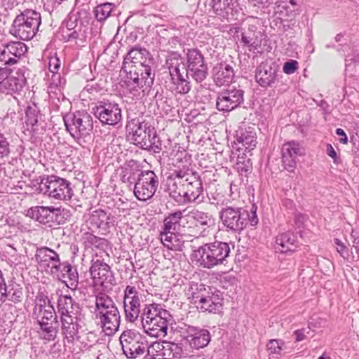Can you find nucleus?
<instances>
[{"label":"nucleus","instance_id":"nucleus-17","mask_svg":"<svg viewBox=\"0 0 359 359\" xmlns=\"http://www.w3.org/2000/svg\"><path fill=\"white\" fill-rule=\"evenodd\" d=\"M184 181L183 203L190 202L201 203L203 201V187L198 174L184 165Z\"/></svg>","mask_w":359,"mask_h":359},{"label":"nucleus","instance_id":"nucleus-34","mask_svg":"<svg viewBox=\"0 0 359 359\" xmlns=\"http://www.w3.org/2000/svg\"><path fill=\"white\" fill-rule=\"evenodd\" d=\"M189 217L195 222V225L200 230V236H207L215 224L212 215L199 210H193L189 212Z\"/></svg>","mask_w":359,"mask_h":359},{"label":"nucleus","instance_id":"nucleus-50","mask_svg":"<svg viewBox=\"0 0 359 359\" xmlns=\"http://www.w3.org/2000/svg\"><path fill=\"white\" fill-rule=\"evenodd\" d=\"M162 343L158 341H155L149 344L147 341V348H146L145 355L149 358H153L154 357L158 356L160 355V352L162 351Z\"/></svg>","mask_w":359,"mask_h":359},{"label":"nucleus","instance_id":"nucleus-35","mask_svg":"<svg viewBox=\"0 0 359 359\" xmlns=\"http://www.w3.org/2000/svg\"><path fill=\"white\" fill-rule=\"evenodd\" d=\"M211 6L217 15L227 20L236 18L239 11L236 0H211Z\"/></svg>","mask_w":359,"mask_h":359},{"label":"nucleus","instance_id":"nucleus-46","mask_svg":"<svg viewBox=\"0 0 359 359\" xmlns=\"http://www.w3.org/2000/svg\"><path fill=\"white\" fill-rule=\"evenodd\" d=\"M111 3H104L97 6L94 9L95 18L99 22L104 21L111 14L114 8Z\"/></svg>","mask_w":359,"mask_h":359},{"label":"nucleus","instance_id":"nucleus-58","mask_svg":"<svg viewBox=\"0 0 359 359\" xmlns=\"http://www.w3.org/2000/svg\"><path fill=\"white\" fill-rule=\"evenodd\" d=\"M161 348L162 351L160 352V355H158V356L162 357L163 359H173L172 356L171 355V353L166 346L165 342L162 343Z\"/></svg>","mask_w":359,"mask_h":359},{"label":"nucleus","instance_id":"nucleus-1","mask_svg":"<svg viewBox=\"0 0 359 359\" xmlns=\"http://www.w3.org/2000/svg\"><path fill=\"white\" fill-rule=\"evenodd\" d=\"M153 59L150 53L144 48L133 47L124 57L121 70L126 72V88L135 95V92L144 86L153 83L151 67Z\"/></svg>","mask_w":359,"mask_h":359},{"label":"nucleus","instance_id":"nucleus-6","mask_svg":"<svg viewBox=\"0 0 359 359\" xmlns=\"http://www.w3.org/2000/svg\"><path fill=\"white\" fill-rule=\"evenodd\" d=\"M257 207H252L250 213L246 210L238 208L226 206L222 208L219 212V218L227 231L240 233L249 222L252 226L258 224Z\"/></svg>","mask_w":359,"mask_h":359},{"label":"nucleus","instance_id":"nucleus-26","mask_svg":"<svg viewBox=\"0 0 359 359\" xmlns=\"http://www.w3.org/2000/svg\"><path fill=\"white\" fill-rule=\"evenodd\" d=\"M1 46L0 60L4 65H13L16 64L21 56L27 50V46L20 41H11L2 43Z\"/></svg>","mask_w":359,"mask_h":359},{"label":"nucleus","instance_id":"nucleus-28","mask_svg":"<svg viewBox=\"0 0 359 359\" xmlns=\"http://www.w3.org/2000/svg\"><path fill=\"white\" fill-rule=\"evenodd\" d=\"M304 155V149L300 144L290 141L283 144L282 147L283 165L288 172H293L296 168L299 156Z\"/></svg>","mask_w":359,"mask_h":359},{"label":"nucleus","instance_id":"nucleus-44","mask_svg":"<svg viewBox=\"0 0 359 359\" xmlns=\"http://www.w3.org/2000/svg\"><path fill=\"white\" fill-rule=\"evenodd\" d=\"M49 97L52 104L55 105V109L58 111H61L62 114L64 111H67L69 107H71L70 101L65 97L62 90H55L54 92H48Z\"/></svg>","mask_w":359,"mask_h":359},{"label":"nucleus","instance_id":"nucleus-18","mask_svg":"<svg viewBox=\"0 0 359 359\" xmlns=\"http://www.w3.org/2000/svg\"><path fill=\"white\" fill-rule=\"evenodd\" d=\"M159 185L158 175L153 170H143L139 175L134 186V194L140 201L150 199Z\"/></svg>","mask_w":359,"mask_h":359},{"label":"nucleus","instance_id":"nucleus-60","mask_svg":"<svg viewBox=\"0 0 359 359\" xmlns=\"http://www.w3.org/2000/svg\"><path fill=\"white\" fill-rule=\"evenodd\" d=\"M336 134L341 137L339 138V142L342 144H346L348 142V137L344 132V130L341 128H337L336 130Z\"/></svg>","mask_w":359,"mask_h":359},{"label":"nucleus","instance_id":"nucleus-4","mask_svg":"<svg viewBox=\"0 0 359 359\" xmlns=\"http://www.w3.org/2000/svg\"><path fill=\"white\" fill-rule=\"evenodd\" d=\"M172 317L164 306L152 303L146 304L141 316V322L145 333L155 338H162L167 335L168 325Z\"/></svg>","mask_w":359,"mask_h":359},{"label":"nucleus","instance_id":"nucleus-13","mask_svg":"<svg viewBox=\"0 0 359 359\" xmlns=\"http://www.w3.org/2000/svg\"><path fill=\"white\" fill-rule=\"evenodd\" d=\"M27 216L41 224L53 225L63 224L69 217V211L53 206H34L27 211Z\"/></svg>","mask_w":359,"mask_h":359},{"label":"nucleus","instance_id":"nucleus-41","mask_svg":"<svg viewBox=\"0 0 359 359\" xmlns=\"http://www.w3.org/2000/svg\"><path fill=\"white\" fill-rule=\"evenodd\" d=\"M90 222L94 224L97 228L106 230L114 226V217L101 209L93 211L90 218Z\"/></svg>","mask_w":359,"mask_h":359},{"label":"nucleus","instance_id":"nucleus-52","mask_svg":"<svg viewBox=\"0 0 359 359\" xmlns=\"http://www.w3.org/2000/svg\"><path fill=\"white\" fill-rule=\"evenodd\" d=\"M86 240L92 245L99 248L100 245L105 244L107 240L104 238H99L93 233H86Z\"/></svg>","mask_w":359,"mask_h":359},{"label":"nucleus","instance_id":"nucleus-45","mask_svg":"<svg viewBox=\"0 0 359 359\" xmlns=\"http://www.w3.org/2000/svg\"><path fill=\"white\" fill-rule=\"evenodd\" d=\"M57 323H46L39 325L40 335L41 338L47 341H53L57 337Z\"/></svg>","mask_w":359,"mask_h":359},{"label":"nucleus","instance_id":"nucleus-2","mask_svg":"<svg viewBox=\"0 0 359 359\" xmlns=\"http://www.w3.org/2000/svg\"><path fill=\"white\" fill-rule=\"evenodd\" d=\"M129 140L140 149L159 153L161 150V140L151 124L142 117L128 121L126 126Z\"/></svg>","mask_w":359,"mask_h":359},{"label":"nucleus","instance_id":"nucleus-49","mask_svg":"<svg viewBox=\"0 0 359 359\" xmlns=\"http://www.w3.org/2000/svg\"><path fill=\"white\" fill-rule=\"evenodd\" d=\"M26 124L32 127L38 123L39 109L35 104L27 106L26 109Z\"/></svg>","mask_w":359,"mask_h":359},{"label":"nucleus","instance_id":"nucleus-11","mask_svg":"<svg viewBox=\"0 0 359 359\" xmlns=\"http://www.w3.org/2000/svg\"><path fill=\"white\" fill-rule=\"evenodd\" d=\"M144 295L135 285H128L123 290V306L127 322L135 323L141 319L144 307Z\"/></svg>","mask_w":359,"mask_h":359},{"label":"nucleus","instance_id":"nucleus-31","mask_svg":"<svg viewBox=\"0 0 359 359\" xmlns=\"http://www.w3.org/2000/svg\"><path fill=\"white\" fill-rule=\"evenodd\" d=\"M278 68L273 63L262 62L257 68L256 81L262 88L271 86L276 81Z\"/></svg>","mask_w":359,"mask_h":359},{"label":"nucleus","instance_id":"nucleus-56","mask_svg":"<svg viewBox=\"0 0 359 359\" xmlns=\"http://www.w3.org/2000/svg\"><path fill=\"white\" fill-rule=\"evenodd\" d=\"M334 242L337 245V252L343 258L347 259L349 256L347 247L338 238H334Z\"/></svg>","mask_w":359,"mask_h":359},{"label":"nucleus","instance_id":"nucleus-38","mask_svg":"<svg viewBox=\"0 0 359 359\" xmlns=\"http://www.w3.org/2000/svg\"><path fill=\"white\" fill-rule=\"evenodd\" d=\"M297 248V236L291 231L279 233L276 237L275 248L282 253L293 252Z\"/></svg>","mask_w":359,"mask_h":359},{"label":"nucleus","instance_id":"nucleus-47","mask_svg":"<svg viewBox=\"0 0 359 359\" xmlns=\"http://www.w3.org/2000/svg\"><path fill=\"white\" fill-rule=\"evenodd\" d=\"M171 155L173 156L172 158V164L177 169L182 168L183 165L189 168L190 156L185 150H177L176 153H172Z\"/></svg>","mask_w":359,"mask_h":359},{"label":"nucleus","instance_id":"nucleus-40","mask_svg":"<svg viewBox=\"0 0 359 359\" xmlns=\"http://www.w3.org/2000/svg\"><path fill=\"white\" fill-rule=\"evenodd\" d=\"M252 168V163L250 159L247 157V154L243 153L242 156L238 154L234 169L238 173L240 184L246 186L248 182V175L251 172Z\"/></svg>","mask_w":359,"mask_h":359},{"label":"nucleus","instance_id":"nucleus-30","mask_svg":"<svg viewBox=\"0 0 359 359\" xmlns=\"http://www.w3.org/2000/svg\"><path fill=\"white\" fill-rule=\"evenodd\" d=\"M235 64L231 62H221L216 64L212 69V76L215 84L218 86L231 83L235 78Z\"/></svg>","mask_w":359,"mask_h":359},{"label":"nucleus","instance_id":"nucleus-61","mask_svg":"<svg viewBox=\"0 0 359 359\" xmlns=\"http://www.w3.org/2000/svg\"><path fill=\"white\" fill-rule=\"evenodd\" d=\"M297 341H301L305 339L304 330H297L294 332Z\"/></svg>","mask_w":359,"mask_h":359},{"label":"nucleus","instance_id":"nucleus-10","mask_svg":"<svg viewBox=\"0 0 359 359\" xmlns=\"http://www.w3.org/2000/svg\"><path fill=\"white\" fill-rule=\"evenodd\" d=\"M182 212L180 210L170 213L163 219V224L159 233L160 240L165 248L172 252H180L184 243L180 241L176 232L180 229Z\"/></svg>","mask_w":359,"mask_h":359},{"label":"nucleus","instance_id":"nucleus-63","mask_svg":"<svg viewBox=\"0 0 359 359\" xmlns=\"http://www.w3.org/2000/svg\"><path fill=\"white\" fill-rule=\"evenodd\" d=\"M239 190L238 184H236V182H231L230 185V191L232 194L238 192Z\"/></svg>","mask_w":359,"mask_h":359},{"label":"nucleus","instance_id":"nucleus-5","mask_svg":"<svg viewBox=\"0 0 359 359\" xmlns=\"http://www.w3.org/2000/svg\"><path fill=\"white\" fill-rule=\"evenodd\" d=\"M230 251V246L227 243L215 241L205 243L193 250L191 259L199 267L212 269L224 264Z\"/></svg>","mask_w":359,"mask_h":359},{"label":"nucleus","instance_id":"nucleus-42","mask_svg":"<svg viewBox=\"0 0 359 359\" xmlns=\"http://www.w3.org/2000/svg\"><path fill=\"white\" fill-rule=\"evenodd\" d=\"M87 19L89 21L90 16V13L86 10L81 9L76 13H70L64 22L65 29L63 28L62 31L72 32L77 28V26L79 25L81 22V20H86Z\"/></svg>","mask_w":359,"mask_h":359},{"label":"nucleus","instance_id":"nucleus-37","mask_svg":"<svg viewBox=\"0 0 359 359\" xmlns=\"http://www.w3.org/2000/svg\"><path fill=\"white\" fill-rule=\"evenodd\" d=\"M262 33L257 30L255 25H249L247 29L241 33V42L249 48L250 50H255L261 46Z\"/></svg>","mask_w":359,"mask_h":359},{"label":"nucleus","instance_id":"nucleus-25","mask_svg":"<svg viewBox=\"0 0 359 359\" xmlns=\"http://www.w3.org/2000/svg\"><path fill=\"white\" fill-rule=\"evenodd\" d=\"M184 339L191 348L199 349L207 346L210 340V332L203 327L185 325Z\"/></svg>","mask_w":359,"mask_h":359},{"label":"nucleus","instance_id":"nucleus-48","mask_svg":"<svg viewBox=\"0 0 359 359\" xmlns=\"http://www.w3.org/2000/svg\"><path fill=\"white\" fill-rule=\"evenodd\" d=\"M60 271L62 273L63 278L67 277L69 279L70 281H72V285H76L79 278L78 273L76 269L72 267L69 263H61Z\"/></svg>","mask_w":359,"mask_h":359},{"label":"nucleus","instance_id":"nucleus-39","mask_svg":"<svg viewBox=\"0 0 359 359\" xmlns=\"http://www.w3.org/2000/svg\"><path fill=\"white\" fill-rule=\"evenodd\" d=\"M61 331L66 341L72 344L78 337L79 330L85 325V320L79 322L77 320H60Z\"/></svg>","mask_w":359,"mask_h":359},{"label":"nucleus","instance_id":"nucleus-16","mask_svg":"<svg viewBox=\"0 0 359 359\" xmlns=\"http://www.w3.org/2000/svg\"><path fill=\"white\" fill-rule=\"evenodd\" d=\"M166 66L169 69L171 79L170 89L175 93L187 94L191 90V84L181 73L182 57L177 52L170 53L166 59Z\"/></svg>","mask_w":359,"mask_h":359},{"label":"nucleus","instance_id":"nucleus-19","mask_svg":"<svg viewBox=\"0 0 359 359\" xmlns=\"http://www.w3.org/2000/svg\"><path fill=\"white\" fill-rule=\"evenodd\" d=\"M94 114L102 125L118 126L121 124L122 113L118 104L109 100L99 102L93 108Z\"/></svg>","mask_w":359,"mask_h":359},{"label":"nucleus","instance_id":"nucleus-54","mask_svg":"<svg viewBox=\"0 0 359 359\" xmlns=\"http://www.w3.org/2000/svg\"><path fill=\"white\" fill-rule=\"evenodd\" d=\"M165 344L170 352L171 353V355L172 356L173 359L180 358L182 351V348L175 343L165 342Z\"/></svg>","mask_w":359,"mask_h":359},{"label":"nucleus","instance_id":"nucleus-27","mask_svg":"<svg viewBox=\"0 0 359 359\" xmlns=\"http://www.w3.org/2000/svg\"><path fill=\"white\" fill-rule=\"evenodd\" d=\"M236 140L234 142L236 149L243 153H250L257 144V135L252 127H240L236 131Z\"/></svg>","mask_w":359,"mask_h":359},{"label":"nucleus","instance_id":"nucleus-59","mask_svg":"<svg viewBox=\"0 0 359 359\" xmlns=\"http://www.w3.org/2000/svg\"><path fill=\"white\" fill-rule=\"evenodd\" d=\"M289 5L292 7V9H290V13H288V17L295 15L296 13L299 11V6L297 4V1L295 0H290Z\"/></svg>","mask_w":359,"mask_h":359},{"label":"nucleus","instance_id":"nucleus-29","mask_svg":"<svg viewBox=\"0 0 359 359\" xmlns=\"http://www.w3.org/2000/svg\"><path fill=\"white\" fill-rule=\"evenodd\" d=\"M184 165L182 168L175 169L167 179L166 186L169 195L176 202L183 203Z\"/></svg>","mask_w":359,"mask_h":359},{"label":"nucleus","instance_id":"nucleus-64","mask_svg":"<svg viewBox=\"0 0 359 359\" xmlns=\"http://www.w3.org/2000/svg\"><path fill=\"white\" fill-rule=\"evenodd\" d=\"M358 242H357L356 240H355L353 241V248H354L355 253L356 254L357 259H359V246L358 245Z\"/></svg>","mask_w":359,"mask_h":359},{"label":"nucleus","instance_id":"nucleus-43","mask_svg":"<svg viewBox=\"0 0 359 359\" xmlns=\"http://www.w3.org/2000/svg\"><path fill=\"white\" fill-rule=\"evenodd\" d=\"M3 294L5 301L8 299L13 303L20 302L23 297L22 287L16 283L6 285Z\"/></svg>","mask_w":359,"mask_h":359},{"label":"nucleus","instance_id":"nucleus-24","mask_svg":"<svg viewBox=\"0 0 359 359\" xmlns=\"http://www.w3.org/2000/svg\"><path fill=\"white\" fill-rule=\"evenodd\" d=\"M60 65V60L56 54L49 57L48 72L46 73L45 78L48 92L55 93V90H62L66 84L65 78L58 72Z\"/></svg>","mask_w":359,"mask_h":359},{"label":"nucleus","instance_id":"nucleus-7","mask_svg":"<svg viewBox=\"0 0 359 359\" xmlns=\"http://www.w3.org/2000/svg\"><path fill=\"white\" fill-rule=\"evenodd\" d=\"M63 120L67 130L75 141L85 147L88 140L91 138L90 133L93 128V117L85 111H76L66 114Z\"/></svg>","mask_w":359,"mask_h":359},{"label":"nucleus","instance_id":"nucleus-3","mask_svg":"<svg viewBox=\"0 0 359 359\" xmlns=\"http://www.w3.org/2000/svg\"><path fill=\"white\" fill-rule=\"evenodd\" d=\"M93 318L103 332L107 336L114 334L119 329L121 314L113 299L105 293L95 297Z\"/></svg>","mask_w":359,"mask_h":359},{"label":"nucleus","instance_id":"nucleus-9","mask_svg":"<svg viewBox=\"0 0 359 359\" xmlns=\"http://www.w3.org/2000/svg\"><path fill=\"white\" fill-rule=\"evenodd\" d=\"M41 23L39 13L33 10H25L15 17L10 33L18 39L28 41L36 35Z\"/></svg>","mask_w":359,"mask_h":359},{"label":"nucleus","instance_id":"nucleus-62","mask_svg":"<svg viewBox=\"0 0 359 359\" xmlns=\"http://www.w3.org/2000/svg\"><path fill=\"white\" fill-rule=\"evenodd\" d=\"M8 65H4L3 62L0 60V74H6L9 71L7 68Z\"/></svg>","mask_w":359,"mask_h":359},{"label":"nucleus","instance_id":"nucleus-55","mask_svg":"<svg viewBox=\"0 0 359 359\" xmlns=\"http://www.w3.org/2000/svg\"><path fill=\"white\" fill-rule=\"evenodd\" d=\"M298 68V62L294 60H290L285 62L283 69L284 73L292 74L296 72Z\"/></svg>","mask_w":359,"mask_h":359},{"label":"nucleus","instance_id":"nucleus-32","mask_svg":"<svg viewBox=\"0 0 359 359\" xmlns=\"http://www.w3.org/2000/svg\"><path fill=\"white\" fill-rule=\"evenodd\" d=\"M33 317L37 320L39 325L46 323H57V316L49 300L40 299L36 301L33 310Z\"/></svg>","mask_w":359,"mask_h":359},{"label":"nucleus","instance_id":"nucleus-53","mask_svg":"<svg viewBox=\"0 0 359 359\" xmlns=\"http://www.w3.org/2000/svg\"><path fill=\"white\" fill-rule=\"evenodd\" d=\"M9 154V143L6 138L0 133V158L8 156Z\"/></svg>","mask_w":359,"mask_h":359},{"label":"nucleus","instance_id":"nucleus-14","mask_svg":"<svg viewBox=\"0 0 359 359\" xmlns=\"http://www.w3.org/2000/svg\"><path fill=\"white\" fill-rule=\"evenodd\" d=\"M180 69L184 70L186 76H191L196 82L200 83L205 79L208 75V67L205 64L204 57L196 48H190L186 53V63L182 57Z\"/></svg>","mask_w":359,"mask_h":359},{"label":"nucleus","instance_id":"nucleus-51","mask_svg":"<svg viewBox=\"0 0 359 359\" xmlns=\"http://www.w3.org/2000/svg\"><path fill=\"white\" fill-rule=\"evenodd\" d=\"M284 344L282 340L271 339L267 344V348L270 353L280 355Z\"/></svg>","mask_w":359,"mask_h":359},{"label":"nucleus","instance_id":"nucleus-22","mask_svg":"<svg viewBox=\"0 0 359 359\" xmlns=\"http://www.w3.org/2000/svg\"><path fill=\"white\" fill-rule=\"evenodd\" d=\"M57 312L60 320H85V313L79 304L70 296H60L57 300Z\"/></svg>","mask_w":359,"mask_h":359},{"label":"nucleus","instance_id":"nucleus-36","mask_svg":"<svg viewBox=\"0 0 359 359\" xmlns=\"http://www.w3.org/2000/svg\"><path fill=\"white\" fill-rule=\"evenodd\" d=\"M88 19L86 20H81L79 25L72 32L62 31L63 39L66 41L74 42L77 46H83L88 38Z\"/></svg>","mask_w":359,"mask_h":359},{"label":"nucleus","instance_id":"nucleus-20","mask_svg":"<svg viewBox=\"0 0 359 359\" xmlns=\"http://www.w3.org/2000/svg\"><path fill=\"white\" fill-rule=\"evenodd\" d=\"M35 258L41 269L53 275H58L61 262L59 255L55 250L48 247L39 248L36 249Z\"/></svg>","mask_w":359,"mask_h":359},{"label":"nucleus","instance_id":"nucleus-33","mask_svg":"<svg viewBox=\"0 0 359 359\" xmlns=\"http://www.w3.org/2000/svg\"><path fill=\"white\" fill-rule=\"evenodd\" d=\"M18 76H13L8 74H0V91L4 93L9 94L19 92L24 87L26 80L25 76L17 73Z\"/></svg>","mask_w":359,"mask_h":359},{"label":"nucleus","instance_id":"nucleus-21","mask_svg":"<svg viewBox=\"0 0 359 359\" xmlns=\"http://www.w3.org/2000/svg\"><path fill=\"white\" fill-rule=\"evenodd\" d=\"M243 91L235 88L224 89L217 93L216 107L220 111L229 112L243 103Z\"/></svg>","mask_w":359,"mask_h":359},{"label":"nucleus","instance_id":"nucleus-57","mask_svg":"<svg viewBox=\"0 0 359 359\" xmlns=\"http://www.w3.org/2000/svg\"><path fill=\"white\" fill-rule=\"evenodd\" d=\"M326 152H327V154L333 159V162L335 164L340 163L341 160L337 156V152L335 151L334 149L330 144L327 145Z\"/></svg>","mask_w":359,"mask_h":359},{"label":"nucleus","instance_id":"nucleus-23","mask_svg":"<svg viewBox=\"0 0 359 359\" xmlns=\"http://www.w3.org/2000/svg\"><path fill=\"white\" fill-rule=\"evenodd\" d=\"M90 273L95 286L107 287L109 285H113L115 280L110 266L99 259L92 260Z\"/></svg>","mask_w":359,"mask_h":359},{"label":"nucleus","instance_id":"nucleus-15","mask_svg":"<svg viewBox=\"0 0 359 359\" xmlns=\"http://www.w3.org/2000/svg\"><path fill=\"white\" fill-rule=\"evenodd\" d=\"M119 340L123 352L128 358L135 359L145 355L147 339L140 333L128 330L121 334Z\"/></svg>","mask_w":359,"mask_h":359},{"label":"nucleus","instance_id":"nucleus-12","mask_svg":"<svg viewBox=\"0 0 359 359\" xmlns=\"http://www.w3.org/2000/svg\"><path fill=\"white\" fill-rule=\"evenodd\" d=\"M39 190L40 193L61 201L69 200L74 195L69 181L53 175L43 177L39 185Z\"/></svg>","mask_w":359,"mask_h":359},{"label":"nucleus","instance_id":"nucleus-8","mask_svg":"<svg viewBox=\"0 0 359 359\" xmlns=\"http://www.w3.org/2000/svg\"><path fill=\"white\" fill-rule=\"evenodd\" d=\"M189 292L191 294L192 303L198 310L214 313L222 310V294L215 288L202 283H195L191 285Z\"/></svg>","mask_w":359,"mask_h":359}]
</instances>
